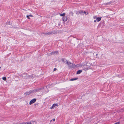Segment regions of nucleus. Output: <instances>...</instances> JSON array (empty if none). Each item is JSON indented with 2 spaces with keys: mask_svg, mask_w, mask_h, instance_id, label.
<instances>
[{
  "mask_svg": "<svg viewBox=\"0 0 124 124\" xmlns=\"http://www.w3.org/2000/svg\"><path fill=\"white\" fill-rule=\"evenodd\" d=\"M67 64L68 67L70 68H74L76 67V65L73 64L72 63H71L70 62H68Z\"/></svg>",
  "mask_w": 124,
  "mask_h": 124,
  "instance_id": "f257e3e1",
  "label": "nucleus"
},
{
  "mask_svg": "<svg viewBox=\"0 0 124 124\" xmlns=\"http://www.w3.org/2000/svg\"><path fill=\"white\" fill-rule=\"evenodd\" d=\"M78 78H73L71 79L70 80L71 81H72L74 80H76Z\"/></svg>",
  "mask_w": 124,
  "mask_h": 124,
  "instance_id": "9b49d317",
  "label": "nucleus"
},
{
  "mask_svg": "<svg viewBox=\"0 0 124 124\" xmlns=\"http://www.w3.org/2000/svg\"><path fill=\"white\" fill-rule=\"evenodd\" d=\"M53 107H52V106L51 107V108L52 109V108H53Z\"/></svg>",
  "mask_w": 124,
  "mask_h": 124,
  "instance_id": "7c9ffc66",
  "label": "nucleus"
},
{
  "mask_svg": "<svg viewBox=\"0 0 124 124\" xmlns=\"http://www.w3.org/2000/svg\"><path fill=\"white\" fill-rule=\"evenodd\" d=\"M82 71L81 70H78L76 74H80L82 72Z\"/></svg>",
  "mask_w": 124,
  "mask_h": 124,
  "instance_id": "9d476101",
  "label": "nucleus"
},
{
  "mask_svg": "<svg viewBox=\"0 0 124 124\" xmlns=\"http://www.w3.org/2000/svg\"><path fill=\"white\" fill-rule=\"evenodd\" d=\"M30 94H31V93L30 92V91L29 92H26L24 93V95H27Z\"/></svg>",
  "mask_w": 124,
  "mask_h": 124,
  "instance_id": "423d86ee",
  "label": "nucleus"
},
{
  "mask_svg": "<svg viewBox=\"0 0 124 124\" xmlns=\"http://www.w3.org/2000/svg\"><path fill=\"white\" fill-rule=\"evenodd\" d=\"M53 54H53V52H52L51 53H50L49 54V55H52Z\"/></svg>",
  "mask_w": 124,
  "mask_h": 124,
  "instance_id": "4be33fe9",
  "label": "nucleus"
},
{
  "mask_svg": "<svg viewBox=\"0 0 124 124\" xmlns=\"http://www.w3.org/2000/svg\"><path fill=\"white\" fill-rule=\"evenodd\" d=\"M57 105L55 104H54L52 106V107H55V106H56Z\"/></svg>",
  "mask_w": 124,
  "mask_h": 124,
  "instance_id": "412c9836",
  "label": "nucleus"
},
{
  "mask_svg": "<svg viewBox=\"0 0 124 124\" xmlns=\"http://www.w3.org/2000/svg\"><path fill=\"white\" fill-rule=\"evenodd\" d=\"M120 124V122H116V123H115V124Z\"/></svg>",
  "mask_w": 124,
  "mask_h": 124,
  "instance_id": "393cba45",
  "label": "nucleus"
},
{
  "mask_svg": "<svg viewBox=\"0 0 124 124\" xmlns=\"http://www.w3.org/2000/svg\"><path fill=\"white\" fill-rule=\"evenodd\" d=\"M76 14H79L80 15H84V12L82 10H80L78 11H77Z\"/></svg>",
  "mask_w": 124,
  "mask_h": 124,
  "instance_id": "f03ea898",
  "label": "nucleus"
},
{
  "mask_svg": "<svg viewBox=\"0 0 124 124\" xmlns=\"http://www.w3.org/2000/svg\"><path fill=\"white\" fill-rule=\"evenodd\" d=\"M71 14L72 16H73V13L72 11H70L69 13V14Z\"/></svg>",
  "mask_w": 124,
  "mask_h": 124,
  "instance_id": "f3484780",
  "label": "nucleus"
},
{
  "mask_svg": "<svg viewBox=\"0 0 124 124\" xmlns=\"http://www.w3.org/2000/svg\"><path fill=\"white\" fill-rule=\"evenodd\" d=\"M65 13H63L61 14H60V15L61 16H64L65 15Z\"/></svg>",
  "mask_w": 124,
  "mask_h": 124,
  "instance_id": "4468645a",
  "label": "nucleus"
},
{
  "mask_svg": "<svg viewBox=\"0 0 124 124\" xmlns=\"http://www.w3.org/2000/svg\"><path fill=\"white\" fill-rule=\"evenodd\" d=\"M29 15H27V16H26V17L28 19H30V17H29Z\"/></svg>",
  "mask_w": 124,
  "mask_h": 124,
  "instance_id": "b1692460",
  "label": "nucleus"
},
{
  "mask_svg": "<svg viewBox=\"0 0 124 124\" xmlns=\"http://www.w3.org/2000/svg\"><path fill=\"white\" fill-rule=\"evenodd\" d=\"M62 61L65 63L67 64L68 62L67 61L65 58H62Z\"/></svg>",
  "mask_w": 124,
  "mask_h": 124,
  "instance_id": "20e7f679",
  "label": "nucleus"
},
{
  "mask_svg": "<svg viewBox=\"0 0 124 124\" xmlns=\"http://www.w3.org/2000/svg\"><path fill=\"white\" fill-rule=\"evenodd\" d=\"M29 16H30V17H33V16H32V15H29Z\"/></svg>",
  "mask_w": 124,
  "mask_h": 124,
  "instance_id": "a878e982",
  "label": "nucleus"
},
{
  "mask_svg": "<svg viewBox=\"0 0 124 124\" xmlns=\"http://www.w3.org/2000/svg\"><path fill=\"white\" fill-rule=\"evenodd\" d=\"M94 22H96V20H94Z\"/></svg>",
  "mask_w": 124,
  "mask_h": 124,
  "instance_id": "c756f323",
  "label": "nucleus"
},
{
  "mask_svg": "<svg viewBox=\"0 0 124 124\" xmlns=\"http://www.w3.org/2000/svg\"><path fill=\"white\" fill-rule=\"evenodd\" d=\"M67 16H65L63 17L62 20L63 21L65 22L67 21Z\"/></svg>",
  "mask_w": 124,
  "mask_h": 124,
  "instance_id": "39448f33",
  "label": "nucleus"
},
{
  "mask_svg": "<svg viewBox=\"0 0 124 124\" xmlns=\"http://www.w3.org/2000/svg\"><path fill=\"white\" fill-rule=\"evenodd\" d=\"M111 2L110 1L109 2H107V3H106L105 4L106 5H110L111 4Z\"/></svg>",
  "mask_w": 124,
  "mask_h": 124,
  "instance_id": "2eb2a0df",
  "label": "nucleus"
},
{
  "mask_svg": "<svg viewBox=\"0 0 124 124\" xmlns=\"http://www.w3.org/2000/svg\"><path fill=\"white\" fill-rule=\"evenodd\" d=\"M56 70H57L56 69V68H54V70L55 71Z\"/></svg>",
  "mask_w": 124,
  "mask_h": 124,
  "instance_id": "c85d7f7f",
  "label": "nucleus"
},
{
  "mask_svg": "<svg viewBox=\"0 0 124 124\" xmlns=\"http://www.w3.org/2000/svg\"><path fill=\"white\" fill-rule=\"evenodd\" d=\"M101 17H97L96 18V21L98 22H99L100 21H101Z\"/></svg>",
  "mask_w": 124,
  "mask_h": 124,
  "instance_id": "f8f14e48",
  "label": "nucleus"
},
{
  "mask_svg": "<svg viewBox=\"0 0 124 124\" xmlns=\"http://www.w3.org/2000/svg\"><path fill=\"white\" fill-rule=\"evenodd\" d=\"M93 18L94 19H96V18H97V17L96 16H93Z\"/></svg>",
  "mask_w": 124,
  "mask_h": 124,
  "instance_id": "5701e85b",
  "label": "nucleus"
},
{
  "mask_svg": "<svg viewBox=\"0 0 124 124\" xmlns=\"http://www.w3.org/2000/svg\"><path fill=\"white\" fill-rule=\"evenodd\" d=\"M58 53V52L57 51H55L54 52H53L54 54H57Z\"/></svg>",
  "mask_w": 124,
  "mask_h": 124,
  "instance_id": "aec40b11",
  "label": "nucleus"
},
{
  "mask_svg": "<svg viewBox=\"0 0 124 124\" xmlns=\"http://www.w3.org/2000/svg\"><path fill=\"white\" fill-rule=\"evenodd\" d=\"M54 33V31H51L47 33V35H50L51 34H52Z\"/></svg>",
  "mask_w": 124,
  "mask_h": 124,
  "instance_id": "1a4fd4ad",
  "label": "nucleus"
},
{
  "mask_svg": "<svg viewBox=\"0 0 124 124\" xmlns=\"http://www.w3.org/2000/svg\"><path fill=\"white\" fill-rule=\"evenodd\" d=\"M36 101V99H33L31 100L29 103V104L30 105H31L32 104L34 103Z\"/></svg>",
  "mask_w": 124,
  "mask_h": 124,
  "instance_id": "7ed1b4c3",
  "label": "nucleus"
},
{
  "mask_svg": "<svg viewBox=\"0 0 124 124\" xmlns=\"http://www.w3.org/2000/svg\"><path fill=\"white\" fill-rule=\"evenodd\" d=\"M2 79L4 81H6V77H3L2 78Z\"/></svg>",
  "mask_w": 124,
  "mask_h": 124,
  "instance_id": "6ab92c4d",
  "label": "nucleus"
},
{
  "mask_svg": "<svg viewBox=\"0 0 124 124\" xmlns=\"http://www.w3.org/2000/svg\"><path fill=\"white\" fill-rule=\"evenodd\" d=\"M43 89V88H38L37 89H35V90L36 91V92H39L41 90Z\"/></svg>",
  "mask_w": 124,
  "mask_h": 124,
  "instance_id": "0eeeda50",
  "label": "nucleus"
},
{
  "mask_svg": "<svg viewBox=\"0 0 124 124\" xmlns=\"http://www.w3.org/2000/svg\"><path fill=\"white\" fill-rule=\"evenodd\" d=\"M97 54H96V56H97Z\"/></svg>",
  "mask_w": 124,
  "mask_h": 124,
  "instance_id": "2f4dec72",
  "label": "nucleus"
},
{
  "mask_svg": "<svg viewBox=\"0 0 124 124\" xmlns=\"http://www.w3.org/2000/svg\"><path fill=\"white\" fill-rule=\"evenodd\" d=\"M30 91L31 94L36 92L35 89H34V90H30Z\"/></svg>",
  "mask_w": 124,
  "mask_h": 124,
  "instance_id": "6e6552de",
  "label": "nucleus"
},
{
  "mask_svg": "<svg viewBox=\"0 0 124 124\" xmlns=\"http://www.w3.org/2000/svg\"><path fill=\"white\" fill-rule=\"evenodd\" d=\"M47 33L45 32V33H43V34L45 35H47Z\"/></svg>",
  "mask_w": 124,
  "mask_h": 124,
  "instance_id": "bb28decb",
  "label": "nucleus"
},
{
  "mask_svg": "<svg viewBox=\"0 0 124 124\" xmlns=\"http://www.w3.org/2000/svg\"><path fill=\"white\" fill-rule=\"evenodd\" d=\"M55 119L54 118L52 120H51V121H52V120H53V121H55Z\"/></svg>",
  "mask_w": 124,
  "mask_h": 124,
  "instance_id": "cd10ccee",
  "label": "nucleus"
},
{
  "mask_svg": "<svg viewBox=\"0 0 124 124\" xmlns=\"http://www.w3.org/2000/svg\"><path fill=\"white\" fill-rule=\"evenodd\" d=\"M84 14H85V15H87L88 14V12L86 13L85 11L84 12Z\"/></svg>",
  "mask_w": 124,
  "mask_h": 124,
  "instance_id": "a211bd4d",
  "label": "nucleus"
},
{
  "mask_svg": "<svg viewBox=\"0 0 124 124\" xmlns=\"http://www.w3.org/2000/svg\"><path fill=\"white\" fill-rule=\"evenodd\" d=\"M31 124H36V123L35 121H33L32 122H31Z\"/></svg>",
  "mask_w": 124,
  "mask_h": 124,
  "instance_id": "dca6fc26",
  "label": "nucleus"
},
{
  "mask_svg": "<svg viewBox=\"0 0 124 124\" xmlns=\"http://www.w3.org/2000/svg\"><path fill=\"white\" fill-rule=\"evenodd\" d=\"M20 124H31V122H24Z\"/></svg>",
  "mask_w": 124,
  "mask_h": 124,
  "instance_id": "ddd939ff",
  "label": "nucleus"
}]
</instances>
